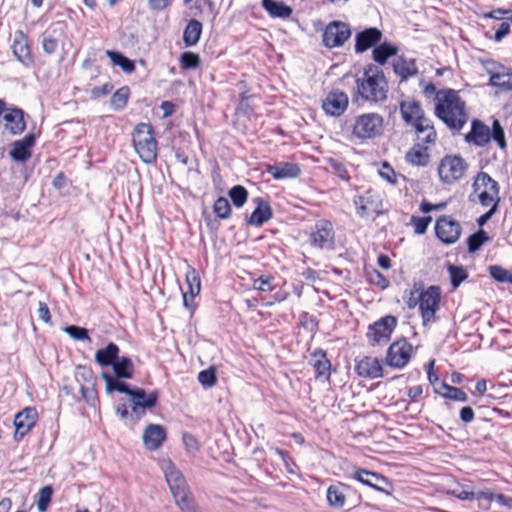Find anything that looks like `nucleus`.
<instances>
[{"instance_id": "f257e3e1", "label": "nucleus", "mask_w": 512, "mask_h": 512, "mask_svg": "<svg viewBox=\"0 0 512 512\" xmlns=\"http://www.w3.org/2000/svg\"><path fill=\"white\" fill-rule=\"evenodd\" d=\"M436 93L435 114L450 129L459 131L467 122V113L465 102L461 100L458 92L452 89L436 92L433 83H429L424 88V94L431 96Z\"/></svg>"}, {"instance_id": "f03ea898", "label": "nucleus", "mask_w": 512, "mask_h": 512, "mask_svg": "<svg viewBox=\"0 0 512 512\" xmlns=\"http://www.w3.org/2000/svg\"><path fill=\"white\" fill-rule=\"evenodd\" d=\"M358 96L368 102H382L387 98L388 83L382 70L370 64L356 79Z\"/></svg>"}, {"instance_id": "7ed1b4c3", "label": "nucleus", "mask_w": 512, "mask_h": 512, "mask_svg": "<svg viewBox=\"0 0 512 512\" xmlns=\"http://www.w3.org/2000/svg\"><path fill=\"white\" fill-rule=\"evenodd\" d=\"M163 470L176 505L182 512H198L182 472L170 460L164 463Z\"/></svg>"}, {"instance_id": "20e7f679", "label": "nucleus", "mask_w": 512, "mask_h": 512, "mask_svg": "<svg viewBox=\"0 0 512 512\" xmlns=\"http://www.w3.org/2000/svg\"><path fill=\"white\" fill-rule=\"evenodd\" d=\"M62 391L73 400L83 399L89 406H95L98 402L94 374L86 367H78L74 381L64 385Z\"/></svg>"}, {"instance_id": "39448f33", "label": "nucleus", "mask_w": 512, "mask_h": 512, "mask_svg": "<svg viewBox=\"0 0 512 512\" xmlns=\"http://www.w3.org/2000/svg\"><path fill=\"white\" fill-rule=\"evenodd\" d=\"M136 153L145 163H153L157 157V141L151 124L139 123L132 134Z\"/></svg>"}, {"instance_id": "423d86ee", "label": "nucleus", "mask_w": 512, "mask_h": 512, "mask_svg": "<svg viewBox=\"0 0 512 512\" xmlns=\"http://www.w3.org/2000/svg\"><path fill=\"white\" fill-rule=\"evenodd\" d=\"M472 188L482 206L499 205L500 186L488 173L479 172L474 178Z\"/></svg>"}, {"instance_id": "0eeeda50", "label": "nucleus", "mask_w": 512, "mask_h": 512, "mask_svg": "<svg viewBox=\"0 0 512 512\" xmlns=\"http://www.w3.org/2000/svg\"><path fill=\"white\" fill-rule=\"evenodd\" d=\"M467 170L468 163L460 155L444 156L437 168L440 181L446 185H453L462 180Z\"/></svg>"}, {"instance_id": "6e6552de", "label": "nucleus", "mask_w": 512, "mask_h": 512, "mask_svg": "<svg viewBox=\"0 0 512 512\" xmlns=\"http://www.w3.org/2000/svg\"><path fill=\"white\" fill-rule=\"evenodd\" d=\"M383 129V117L377 113L359 115L353 125V135L361 140L372 139L380 135Z\"/></svg>"}, {"instance_id": "1a4fd4ad", "label": "nucleus", "mask_w": 512, "mask_h": 512, "mask_svg": "<svg viewBox=\"0 0 512 512\" xmlns=\"http://www.w3.org/2000/svg\"><path fill=\"white\" fill-rule=\"evenodd\" d=\"M351 34V27L348 23L334 20L323 30L322 43L328 49L342 47Z\"/></svg>"}, {"instance_id": "9d476101", "label": "nucleus", "mask_w": 512, "mask_h": 512, "mask_svg": "<svg viewBox=\"0 0 512 512\" xmlns=\"http://www.w3.org/2000/svg\"><path fill=\"white\" fill-rule=\"evenodd\" d=\"M440 297L441 291L438 286H430L418 293V300H421L419 310L424 325L436 321L435 314L439 309Z\"/></svg>"}, {"instance_id": "9b49d317", "label": "nucleus", "mask_w": 512, "mask_h": 512, "mask_svg": "<svg viewBox=\"0 0 512 512\" xmlns=\"http://www.w3.org/2000/svg\"><path fill=\"white\" fill-rule=\"evenodd\" d=\"M412 354L413 346L405 338H402L389 346L385 363L392 368L402 369L409 363Z\"/></svg>"}, {"instance_id": "f8f14e48", "label": "nucleus", "mask_w": 512, "mask_h": 512, "mask_svg": "<svg viewBox=\"0 0 512 512\" xmlns=\"http://www.w3.org/2000/svg\"><path fill=\"white\" fill-rule=\"evenodd\" d=\"M397 325V318L392 315H387L369 325L367 338L371 345L380 344L381 342H387L392 332Z\"/></svg>"}, {"instance_id": "ddd939ff", "label": "nucleus", "mask_w": 512, "mask_h": 512, "mask_svg": "<svg viewBox=\"0 0 512 512\" xmlns=\"http://www.w3.org/2000/svg\"><path fill=\"white\" fill-rule=\"evenodd\" d=\"M435 232L438 239L445 245L456 243L462 233L460 223L451 216H441L435 224Z\"/></svg>"}, {"instance_id": "4468645a", "label": "nucleus", "mask_w": 512, "mask_h": 512, "mask_svg": "<svg viewBox=\"0 0 512 512\" xmlns=\"http://www.w3.org/2000/svg\"><path fill=\"white\" fill-rule=\"evenodd\" d=\"M131 410L139 420L144 414L146 409H151L156 406L158 400V392L152 391L146 394L143 388L135 387L130 395Z\"/></svg>"}, {"instance_id": "2eb2a0df", "label": "nucleus", "mask_w": 512, "mask_h": 512, "mask_svg": "<svg viewBox=\"0 0 512 512\" xmlns=\"http://www.w3.org/2000/svg\"><path fill=\"white\" fill-rule=\"evenodd\" d=\"M334 242L333 225L328 220H319L315 223L310 235V243L313 247L324 249Z\"/></svg>"}, {"instance_id": "dca6fc26", "label": "nucleus", "mask_w": 512, "mask_h": 512, "mask_svg": "<svg viewBox=\"0 0 512 512\" xmlns=\"http://www.w3.org/2000/svg\"><path fill=\"white\" fill-rule=\"evenodd\" d=\"M12 52L23 66L29 68L34 64L28 36L22 30H17L14 33Z\"/></svg>"}, {"instance_id": "f3484780", "label": "nucleus", "mask_w": 512, "mask_h": 512, "mask_svg": "<svg viewBox=\"0 0 512 512\" xmlns=\"http://www.w3.org/2000/svg\"><path fill=\"white\" fill-rule=\"evenodd\" d=\"M353 478L377 491L390 494L391 483L382 474L359 468L353 473Z\"/></svg>"}, {"instance_id": "a211bd4d", "label": "nucleus", "mask_w": 512, "mask_h": 512, "mask_svg": "<svg viewBox=\"0 0 512 512\" xmlns=\"http://www.w3.org/2000/svg\"><path fill=\"white\" fill-rule=\"evenodd\" d=\"M38 414L35 408L26 407L16 414L14 418V439L21 440L35 425Z\"/></svg>"}, {"instance_id": "6ab92c4d", "label": "nucleus", "mask_w": 512, "mask_h": 512, "mask_svg": "<svg viewBox=\"0 0 512 512\" xmlns=\"http://www.w3.org/2000/svg\"><path fill=\"white\" fill-rule=\"evenodd\" d=\"M355 371L358 376L370 379L383 377V368L378 358L363 356L355 359Z\"/></svg>"}, {"instance_id": "aec40b11", "label": "nucleus", "mask_w": 512, "mask_h": 512, "mask_svg": "<svg viewBox=\"0 0 512 512\" xmlns=\"http://www.w3.org/2000/svg\"><path fill=\"white\" fill-rule=\"evenodd\" d=\"M348 103L349 100L346 93L334 90L328 93L323 100L322 108L326 114L338 117L346 111Z\"/></svg>"}, {"instance_id": "412c9836", "label": "nucleus", "mask_w": 512, "mask_h": 512, "mask_svg": "<svg viewBox=\"0 0 512 512\" xmlns=\"http://www.w3.org/2000/svg\"><path fill=\"white\" fill-rule=\"evenodd\" d=\"M400 113L407 125L413 126L426 119L421 104L416 100H406L400 103Z\"/></svg>"}, {"instance_id": "4be33fe9", "label": "nucleus", "mask_w": 512, "mask_h": 512, "mask_svg": "<svg viewBox=\"0 0 512 512\" xmlns=\"http://www.w3.org/2000/svg\"><path fill=\"white\" fill-rule=\"evenodd\" d=\"M25 113L17 107H9L3 116L5 129L12 135H19L26 129Z\"/></svg>"}, {"instance_id": "5701e85b", "label": "nucleus", "mask_w": 512, "mask_h": 512, "mask_svg": "<svg viewBox=\"0 0 512 512\" xmlns=\"http://www.w3.org/2000/svg\"><path fill=\"white\" fill-rule=\"evenodd\" d=\"M382 32L376 28H367L355 36V52L363 53L381 41Z\"/></svg>"}, {"instance_id": "b1692460", "label": "nucleus", "mask_w": 512, "mask_h": 512, "mask_svg": "<svg viewBox=\"0 0 512 512\" xmlns=\"http://www.w3.org/2000/svg\"><path fill=\"white\" fill-rule=\"evenodd\" d=\"M36 141L35 135L27 134L23 139L15 141L9 151L11 158L17 162H25L31 157V148Z\"/></svg>"}, {"instance_id": "393cba45", "label": "nucleus", "mask_w": 512, "mask_h": 512, "mask_svg": "<svg viewBox=\"0 0 512 512\" xmlns=\"http://www.w3.org/2000/svg\"><path fill=\"white\" fill-rule=\"evenodd\" d=\"M255 210L248 219V223L254 226H262L273 217V211L268 200L256 197L253 200Z\"/></svg>"}, {"instance_id": "a878e982", "label": "nucleus", "mask_w": 512, "mask_h": 512, "mask_svg": "<svg viewBox=\"0 0 512 512\" xmlns=\"http://www.w3.org/2000/svg\"><path fill=\"white\" fill-rule=\"evenodd\" d=\"M166 439L165 428L158 424H149L143 433V443L148 450L154 451L161 447Z\"/></svg>"}, {"instance_id": "bb28decb", "label": "nucleus", "mask_w": 512, "mask_h": 512, "mask_svg": "<svg viewBox=\"0 0 512 512\" xmlns=\"http://www.w3.org/2000/svg\"><path fill=\"white\" fill-rule=\"evenodd\" d=\"M266 172L274 179L296 178L300 175L301 169L298 164L291 162H279L266 167Z\"/></svg>"}, {"instance_id": "cd10ccee", "label": "nucleus", "mask_w": 512, "mask_h": 512, "mask_svg": "<svg viewBox=\"0 0 512 512\" xmlns=\"http://www.w3.org/2000/svg\"><path fill=\"white\" fill-rule=\"evenodd\" d=\"M465 139L469 143L482 147L490 141L491 129L482 121L475 119L472 122L471 131L465 136Z\"/></svg>"}, {"instance_id": "c85d7f7f", "label": "nucleus", "mask_w": 512, "mask_h": 512, "mask_svg": "<svg viewBox=\"0 0 512 512\" xmlns=\"http://www.w3.org/2000/svg\"><path fill=\"white\" fill-rule=\"evenodd\" d=\"M428 145L421 142H415L410 150L406 153V161L418 167H425L430 161V154L428 152Z\"/></svg>"}, {"instance_id": "c756f323", "label": "nucleus", "mask_w": 512, "mask_h": 512, "mask_svg": "<svg viewBox=\"0 0 512 512\" xmlns=\"http://www.w3.org/2000/svg\"><path fill=\"white\" fill-rule=\"evenodd\" d=\"M415 129L416 141L424 144H434L437 139V133L432 121L429 118L422 120L412 126Z\"/></svg>"}, {"instance_id": "7c9ffc66", "label": "nucleus", "mask_w": 512, "mask_h": 512, "mask_svg": "<svg viewBox=\"0 0 512 512\" xmlns=\"http://www.w3.org/2000/svg\"><path fill=\"white\" fill-rule=\"evenodd\" d=\"M310 363L315 370V377H324L326 380L330 377L331 364L326 353L323 350H317L311 355Z\"/></svg>"}, {"instance_id": "2f4dec72", "label": "nucleus", "mask_w": 512, "mask_h": 512, "mask_svg": "<svg viewBox=\"0 0 512 512\" xmlns=\"http://www.w3.org/2000/svg\"><path fill=\"white\" fill-rule=\"evenodd\" d=\"M261 5L271 18L287 19L293 13V9L284 2L276 0H262Z\"/></svg>"}, {"instance_id": "473e14b6", "label": "nucleus", "mask_w": 512, "mask_h": 512, "mask_svg": "<svg viewBox=\"0 0 512 512\" xmlns=\"http://www.w3.org/2000/svg\"><path fill=\"white\" fill-rule=\"evenodd\" d=\"M394 72L401 78V81L418 74V68L414 59L398 58L393 63Z\"/></svg>"}, {"instance_id": "72a5a7b5", "label": "nucleus", "mask_w": 512, "mask_h": 512, "mask_svg": "<svg viewBox=\"0 0 512 512\" xmlns=\"http://www.w3.org/2000/svg\"><path fill=\"white\" fill-rule=\"evenodd\" d=\"M435 392L454 401L466 402L468 400L467 394L462 389L448 385L446 382H439V386H435Z\"/></svg>"}, {"instance_id": "f704fd0d", "label": "nucleus", "mask_w": 512, "mask_h": 512, "mask_svg": "<svg viewBox=\"0 0 512 512\" xmlns=\"http://www.w3.org/2000/svg\"><path fill=\"white\" fill-rule=\"evenodd\" d=\"M118 353V346L111 342L104 349H99L96 352L95 359L101 366H112L118 358Z\"/></svg>"}, {"instance_id": "c9c22d12", "label": "nucleus", "mask_w": 512, "mask_h": 512, "mask_svg": "<svg viewBox=\"0 0 512 512\" xmlns=\"http://www.w3.org/2000/svg\"><path fill=\"white\" fill-rule=\"evenodd\" d=\"M202 33V23L196 19H191L183 32V41L186 46H194L198 43Z\"/></svg>"}, {"instance_id": "e433bc0d", "label": "nucleus", "mask_w": 512, "mask_h": 512, "mask_svg": "<svg viewBox=\"0 0 512 512\" xmlns=\"http://www.w3.org/2000/svg\"><path fill=\"white\" fill-rule=\"evenodd\" d=\"M490 82L501 89L512 90V69L501 67L498 72L491 74Z\"/></svg>"}, {"instance_id": "4c0bfd02", "label": "nucleus", "mask_w": 512, "mask_h": 512, "mask_svg": "<svg viewBox=\"0 0 512 512\" xmlns=\"http://www.w3.org/2000/svg\"><path fill=\"white\" fill-rule=\"evenodd\" d=\"M354 204L356 206L357 214L360 217H367L372 214H375L376 216L379 215V211L370 196H357L354 199Z\"/></svg>"}, {"instance_id": "58836bf2", "label": "nucleus", "mask_w": 512, "mask_h": 512, "mask_svg": "<svg viewBox=\"0 0 512 512\" xmlns=\"http://www.w3.org/2000/svg\"><path fill=\"white\" fill-rule=\"evenodd\" d=\"M112 368L117 378L131 379L133 377L134 365L128 357H118Z\"/></svg>"}, {"instance_id": "ea45409f", "label": "nucleus", "mask_w": 512, "mask_h": 512, "mask_svg": "<svg viewBox=\"0 0 512 512\" xmlns=\"http://www.w3.org/2000/svg\"><path fill=\"white\" fill-rule=\"evenodd\" d=\"M345 486L341 483L331 485L327 490V501L335 508H342L346 502Z\"/></svg>"}, {"instance_id": "a19ab883", "label": "nucleus", "mask_w": 512, "mask_h": 512, "mask_svg": "<svg viewBox=\"0 0 512 512\" xmlns=\"http://www.w3.org/2000/svg\"><path fill=\"white\" fill-rule=\"evenodd\" d=\"M105 54L109 57L112 64L119 66L125 73H132L135 70V64L132 60L122 53L112 50H106Z\"/></svg>"}, {"instance_id": "79ce46f5", "label": "nucleus", "mask_w": 512, "mask_h": 512, "mask_svg": "<svg viewBox=\"0 0 512 512\" xmlns=\"http://www.w3.org/2000/svg\"><path fill=\"white\" fill-rule=\"evenodd\" d=\"M397 47L390 43H382L373 50V59L380 65H384L387 59L397 54Z\"/></svg>"}, {"instance_id": "37998d69", "label": "nucleus", "mask_w": 512, "mask_h": 512, "mask_svg": "<svg viewBox=\"0 0 512 512\" xmlns=\"http://www.w3.org/2000/svg\"><path fill=\"white\" fill-rule=\"evenodd\" d=\"M186 283L188 285L189 294H191V298H194L196 295L200 293L201 290V281L198 272L191 266H188L186 271Z\"/></svg>"}, {"instance_id": "c03bdc74", "label": "nucleus", "mask_w": 512, "mask_h": 512, "mask_svg": "<svg viewBox=\"0 0 512 512\" xmlns=\"http://www.w3.org/2000/svg\"><path fill=\"white\" fill-rule=\"evenodd\" d=\"M447 270L454 289L458 288L468 278V273L463 266L449 264Z\"/></svg>"}, {"instance_id": "a18cd8bd", "label": "nucleus", "mask_w": 512, "mask_h": 512, "mask_svg": "<svg viewBox=\"0 0 512 512\" xmlns=\"http://www.w3.org/2000/svg\"><path fill=\"white\" fill-rule=\"evenodd\" d=\"M129 93L130 91L127 86H123L113 93L110 103L114 110H121L126 106Z\"/></svg>"}, {"instance_id": "49530a36", "label": "nucleus", "mask_w": 512, "mask_h": 512, "mask_svg": "<svg viewBox=\"0 0 512 512\" xmlns=\"http://www.w3.org/2000/svg\"><path fill=\"white\" fill-rule=\"evenodd\" d=\"M489 241L487 233L480 229L476 233L470 235L467 239L468 251L474 253L481 248V246Z\"/></svg>"}, {"instance_id": "de8ad7c7", "label": "nucleus", "mask_w": 512, "mask_h": 512, "mask_svg": "<svg viewBox=\"0 0 512 512\" xmlns=\"http://www.w3.org/2000/svg\"><path fill=\"white\" fill-rule=\"evenodd\" d=\"M228 195L231 198L233 204L238 208L242 207L248 198V192L246 188L241 185L233 186L229 190Z\"/></svg>"}, {"instance_id": "09e8293b", "label": "nucleus", "mask_w": 512, "mask_h": 512, "mask_svg": "<svg viewBox=\"0 0 512 512\" xmlns=\"http://www.w3.org/2000/svg\"><path fill=\"white\" fill-rule=\"evenodd\" d=\"M53 489L50 485L44 486L38 493L37 509L39 512H46L51 502Z\"/></svg>"}, {"instance_id": "8fccbe9b", "label": "nucleus", "mask_w": 512, "mask_h": 512, "mask_svg": "<svg viewBox=\"0 0 512 512\" xmlns=\"http://www.w3.org/2000/svg\"><path fill=\"white\" fill-rule=\"evenodd\" d=\"M213 211L220 219H227L231 215V205L225 197H219L213 205Z\"/></svg>"}, {"instance_id": "3c124183", "label": "nucleus", "mask_w": 512, "mask_h": 512, "mask_svg": "<svg viewBox=\"0 0 512 512\" xmlns=\"http://www.w3.org/2000/svg\"><path fill=\"white\" fill-rule=\"evenodd\" d=\"M200 57L194 52H184L180 57V66L184 70L196 69L200 66Z\"/></svg>"}, {"instance_id": "603ef678", "label": "nucleus", "mask_w": 512, "mask_h": 512, "mask_svg": "<svg viewBox=\"0 0 512 512\" xmlns=\"http://www.w3.org/2000/svg\"><path fill=\"white\" fill-rule=\"evenodd\" d=\"M41 46L46 54L51 55L55 53L58 48V40L51 33L45 31L41 35Z\"/></svg>"}, {"instance_id": "864d4df0", "label": "nucleus", "mask_w": 512, "mask_h": 512, "mask_svg": "<svg viewBox=\"0 0 512 512\" xmlns=\"http://www.w3.org/2000/svg\"><path fill=\"white\" fill-rule=\"evenodd\" d=\"M198 381L203 387H213L217 382L216 369L210 367L206 370H202L198 374Z\"/></svg>"}, {"instance_id": "5fc2aeb1", "label": "nucleus", "mask_w": 512, "mask_h": 512, "mask_svg": "<svg viewBox=\"0 0 512 512\" xmlns=\"http://www.w3.org/2000/svg\"><path fill=\"white\" fill-rule=\"evenodd\" d=\"M64 331L74 340L91 342V338L86 328L70 325L65 327Z\"/></svg>"}, {"instance_id": "6e6d98bb", "label": "nucleus", "mask_w": 512, "mask_h": 512, "mask_svg": "<svg viewBox=\"0 0 512 512\" xmlns=\"http://www.w3.org/2000/svg\"><path fill=\"white\" fill-rule=\"evenodd\" d=\"M491 277L500 283H512V274L501 266L490 267Z\"/></svg>"}, {"instance_id": "4d7b16f0", "label": "nucleus", "mask_w": 512, "mask_h": 512, "mask_svg": "<svg viewBox=\"0 0 512 512\" xmlns=\"http://www.w3.org/2000/svg\"><path fill=\"white\" fill-rule=\"evenodd\" d=\"M491 138H493L501 149L506 148V140L504 130L500 122L495 119L492 124Z\"/></svg>"}, {"instance_id": "13d9d810", "label": "nucleus", "mask_w": 512, "mask_h": 512, "mask_svg": "<svg viewBox=\"0 0 512 512\" xmlns=\"http://www.w3.org/2000/svg\"><path fill=\"white\" fill-rule=\"evenodd\" d=\"M495 494L490 490H481L478 492H474V499L479 502V506L485 509L490 507L492 501L495 500Z\"/></svg>"}, {"instance_id": "bf43d9fd", "label": "nucleus", "mask_w": 512, "mask_h": 512, "mask_svg": "<svg viewBox=\"0 0 512 512\" xmlns=\"http://www.w3.org/2000/svg\"><path fill=\"white\" fill-rule=\"evenodd\" d=\"M272 277L260 276L253 281V288L261 292L273 291L274 286L272 285Z\"/></svg>"}, {"instance_id": "052dcab7", "label": "nucleus", "mask_w": 512, "mask_h": 512, "mask_svg": "<svg viewBox=\"0 0 512 512\" xmlns=\"http://www.w3.org/2000/svg\"><path fill=\"white\" fill-rule=\"evenodd\" d=\"M431 217L428 216V217H417V216H412L411 218V223L413 224L414 226V231L416 234H424L427 230V227L429 225V223L431 222Z\"/></svg>"}, {"instance_id": "680f3d73", "label": "nucleus", "mask_w": 512, "mask_h": 512, "mask_svg": "<svg viewBox=\"0 0 512 512\" xmlns=\"http://www.w3.org/2000/svg\"><path fill=\"white\" fill-rule=\"evenodd\" d=\"M367 275L368 280L372 284L379 286L381 289H385L389 286V280L379 271L373 269L371 272H368Z\"/></svg>"}, {"instance_id": "e2e57ef3", "label": "nucleus", "mask_w": 512, "mask_h": 512, "mask_svg": "<svg viewBox=\"0 0 512 512\" xmlns=\"http://www.w3.org/2000/svg\"><path fill=\"white\" fill-rule=\"evenodd\" d=\"M448 494L455 496L460 500H473L474 492L465 488V486L458 485L456 488L448 490Z\"/></svg>"}, {"instance_id": "0e129e2a", "label": "nucleus", "mask_w": 512, "mask_h": 512, "mask_svg": "<svg viewBox=\"0 0 512 512\" xmlns=\"http://www.w3.org/2000/svg\"><path fill=\"white\" fill-rule=\"evenodd\" d=\"M486 18H491L495 20L506 19L512 22V10H505L502 8L494 9L489 13L485 14Z\"/></svg>"}, {"instance_id": "69168bd1", "label": "nucleus", "mask_w": 512, "mask_h": 512, "mask_svg": "<svg viewBox=\"0 0 512 512\" xmlns=\"http://www.w3.org/2000/svg\"><path fill=\"white\" fill-rule=\"evenodd\" d=\"M330 166L334 170L335 174H337L341 179H343V180L349 179L348 171L343 162L336 160V159H331Z\"/></svg>"}, {"instance_id": "338daca9", "label": "nucleus", "mask_w": 512, "mask_h": 512, "mask_svg": "<svg viewBox=\"0 0 512 512\" xmlns=\"http://www.w3.org/2000/svg\"><path fill=\"white\" fill-rule=\"evenodd\" d=\"M422 292L421 285L418 287L416 284L414 285L413 289L410 291V295L407 299V306L412 309L416 306L420 307L421 300H418V293Z\"/></svg>"}, {"instance_id": "774afa93", "label": "nucleus", "mask_w": 512, "mask_h": 512, "mask_svg": "<svg viewBox=\"0 0 512 512\" xmlns=\"http://www.w3.org/2000/svg\"><path fill=\"white\" fill-rule=\"evenodd\" d=\"M379 174L382 178L386 179L389 183H396V174L393 168L387 163L384 162L382 165V169L379 171Z\"/></svg>"}]
</instances>
